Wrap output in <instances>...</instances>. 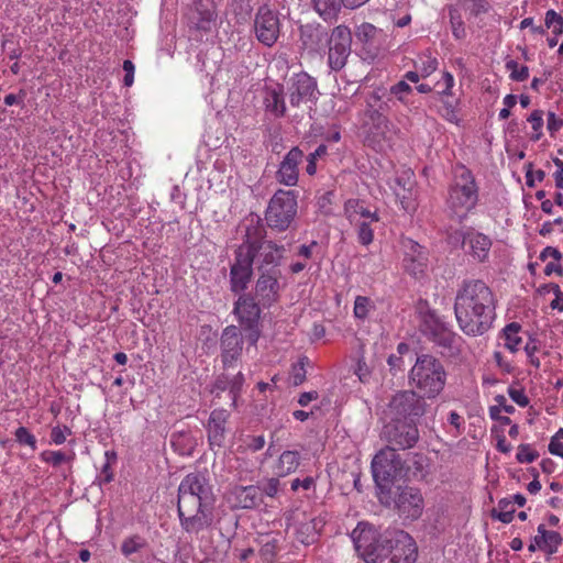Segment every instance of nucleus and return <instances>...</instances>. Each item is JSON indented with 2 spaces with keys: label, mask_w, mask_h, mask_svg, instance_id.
Masks as SVG:
<instances>
[{
  "label": "nucleus",
  "mask_w": 563,
  "mask_h": 563,
  "mask_svg": "<svg viewBox=\"0 0 563 563\" xmlns=\"http://www.w3.org/2000/svg\"><path fill=\"white\" fill-rule=\"evenodd\" d=\"M501 409L499 406H492L489 415L493 420H498L501 424H510L511 420L507 416H500Z\"/></svg>",
  "instance_id": "62"
},
{
  "label": "nucleus",
  "mask_w": 563,
  "mask_h": 563,
  "mask_svg": "<svg viewBox=\"0 0 563 563\" xmlns=\"http://www.w3.org/2000/svg\"><path fill=\"white\" fill-rule=\"evenodd\" d=\"M234 313L238 316L240 324L244 330L249 331L247 340L255 344L260 338L257 323L260 319L261 309L253 298L242 296L238 299L234 306Z\"/></svg>",
  "instance_id": "13"
},
{
  "label": "nucleus",
  "mask_w": 563,
  "mask_h": 563,
  "mask_svg": "<svg viewBox=\"0 0 563 563\" xmlns=\"http://www.w3.org/2000/svg\"><path fill=\"white\" fill-rule=\"evenodd\" d=\"M449 242L452 244L467 245V253L477 262L487 261L492 247V240L472 228L466 231L455 230L448 235Z\"/></svg>",
  "instance_id": "9"
},
{
  "label": "nucleus",
  "mask_w": 563,
  "mask_h": 563,
  "mask_svg": "<svg viewBox=\"0 0 563 563\" xmlns=\"http://www.w3.org/2000/svg\"><path fill=\"white\" fill-rule=\"evenodd\" d=\"M380 34L382 30H378L371 23H362L355 31L356 40L368 47H374L376 45Z\"/></svg>",
  "instance_id": "34"
},
{
  "label": "nucleus",
  "mask_w": 563,
  "mask_h": 563,
  "mask_svg": "<svg viewBox=\"0 0 563 563\" xmlns=\"http://www.w3.org/2000/svg\"><path fill=\"white\" fill-rule=\"evenodd\" d=\"M563 126V120L558 118L554 112L548 113V124L547 128L549 132L553 135Z\"/></svg>",
  "instance_id": "57"
},
{
  "label": "nucleus",
  "mask_w": 563,
  "mask_h": 563,
  "mask_svg": "<svg viewBox=\"0 0 563 563\" xmlns=\"http://www.w3.org/2000/svg\"><path fill=\"white\" fill-rule=\"evenodd\" d=\"M317 91L316 80L307 73H299L291 77L288 86V98L291 107L298 108L311 101Z\"/></svg>",
  "instance_id": "19"
},
{
  "label": "nucleus",
  "mask_w": 563,
  "mask_h": 563,
  "mask_svg": "<svg viewBox=\"0 0 563 563\" xmlns=\"http://www.w3.org/2000/svg\"><path fill=\"white\" fill-rule=\"evenodd\" d=\"M362 203L358 200L350 199L344 205V212L351 223L357 222V216Z\"/></svg>",
  "instance_id": "49"
},
{
  "label": "nucleus",
  "mask_w": 563,
  "mask_h": 563,
  "mask_svg": "<svg viewBox=\"0 0 563 563\" xmlns=\"http://www.w3.org/2000/svg\"><path fill=\"white\" fill-rule=\"evenodd\" d=\"M147 547V541L137 534L125 538L121 544V552L125 558L142 552Z\"/></svg>",
  "instance_id": "35"
},
{
  "label": "nucleus",
  "mask_w": 563,
  "mask_h": 563,
  "mask_svg": "<svg viewBox=\"0 0 563 563\" xmlns=\"http://www.w3.org/2000/svg\"><path fill=\"white\" fill-rule=\"evenodd\" d=\"M495 309V296L483 280H464L456 291L454 313L459 328L466 335L486 333L493 325Z\"/></svg>",
  "instance_id": "1"
},
{
  "label": "nucleus",
  "mask_w": 563,
  "mask_h": 563,
  "mask_svg": "<svg viewBox=\"0 0 563 563\" xmlns=\"http://www.w3.org/2000/svg\"><path fill=\"white\" fill-rule=\"evenodd\" d=\"M449 15H450V23H451V27H452L454 37L459 38V40L465 37L464 23L461 19V15H460L457 9L450 7Z\"/></svg>",
  "instance_id": "40"
},
{
  "label": "nucleus",
  "mask_w": 563,
  "mask_h": 563,
  "mask_svg": "<svg viewBox=\"0 0 563 563\" xmlns=\"http://www.w3.org/2000/svg\"><path fill=\"white\" fill-rule=\"evenodd\" d=\"M506 68L511 71L510 78L516 81H525L529 77V68L527 66H518L516 60H508Z\"/></svg>",
  "instance_id": "44"
},
{
  "label": "nucleus",
  "mask_w": 563,
  "mask_h": 563,
  "mask_svg": "<svg viewBox=\"0 0 563 563\" xmlns=\"http://www.w3.org/2000/svg\"><path fill=\"white\" fill-rule=\"evenodd\" d=\"M446 371L443 363L431 354H418L409 371L408 383L427 399H435L446 384Z\"/></svg>",
  "instance_id": "3"
},
{
  "label": "nucleus",
  "mask_w": 563,
  "mask_h": 563,
  "mask_svg": "<svg viewBox=\"0 0 563 563\" xmlns=\"http://www.w3.org/2000/svg\"><path fill=\"white\" fill-rule=\"evenodd\" d=\"M394 505L399 516L405 519H418L423 511V498L421 493L419 489L409 486L397 488Z\"/></svg>",
  "instance_id": "14"
},
{
  "label": "nucleus",
  "mask_w": 563,
  "mask_h": 563,
  "mask_svg": "<svg viewBox=\"0 0 563 563\" xmlns=\"http://www.w3.org/2000/svg\"><path fill=\"white\" fill-rule=\"evenodd\" d=\"M551 288L555 294V298L551 301L550 307L554 310L563 311V292L558 284H551Z\"/></svg>",
  "instance_id": "54"
},
{
  "label": "nucleus",
  "mask_w": 563,
  "mask_h": 563,
  "mask_svg": "<svg viewBox=\"0 0 563 563\" xmlns=\"http://www.w3.org/2000/svg\"><path fill=\"white\" fill-rule=\"evenodd\" d=\"M222 362L231 365L239 358L243 350V339L235 325L227 327L221 336Z\"/></svg>",
  "instance_id": "23"
},
{
  "label": "nucleus",
  "mask_w": 563,
  "mask_h": 563,
  "mask_svg": "<svg viewBox=\"0 0 563 563\" xmlns=\"http://www.w3.org/2000/svg\"><path fill=\"white\" fill-rule=\"evenodd\" d=\"M254 31L262 44L272 46L279 36V19L277 14L267 7L260 8L254 21Z\"/></svg>",
  "instance_id": "15"
},
{
  "label": "nucleus",
  "mask_w": 563,
  "mask_h": 563,
  "mask_svg": "<svg viewBox=\"0 0 563 563\" xmlns=\"http://www.w3.org/2000/svg\"><path fill=\"white\" fill-rule=\"evenodd\" d=\"M548 257L554 258L556 262H559L562 257L561 252L553 247V246H547L540 254V260L545 261Z\"/></svg>",
  "instance_id": "63"
},
{
  "label": "nucleus",
  "mask_w": 563,
  "mask_h": 563,
  "mask_svg": "<svg viewBox=\"0 0 563 563\" xmlns=\"http://www.w3.org/2000/svg\"><path fill=\"white\" fill-rule=\"evenodd\" d=\"M547 537L548 538L543 540V550L548 554H554L558 551L560 544L562 543V537L556 531L548 534Z\"/></svg>",
  "instance_id": "47"
},
{
  "label": "nucleus",
  "mask_w": 563,
  "mask_h": 563,
  "mask_svg": "<svg viewBox=\"0 0 563 563\" xmlns=\"http://www.w3.org/2000/svg\"><path fill=\"white\" fill-rule=\"evenodd\" d=\"M295 519L297 540L303 544L313 543L324 521L321 518L307 517L305 512L297 514Z\"/></svg>",
  "instance_id": "25"
},
{
  "label": "nucleus",
  "mask_w": 563,
  "mask_h": 563,
  "mask_svg": "<svg viewBox=\"0 0 563 563\" xmlns=\"http://www.w3.org/2000/svg\"><path fill=\"white\" fill-rule=\"evenodd\" d=\"M252 247L236 250L235 263L231 267V287L234 292L244 290L252 277Z\"/></svg>",
  "instance_id": "16"
},
{
  "label": "nucleus",
  "mask_w": 563,
  "mask_h": 563,
  "mask_svg": "<svg viewBox=\"0 0 563 563\" xmlns=\"http://www.w3.org/2000/svg\"><path fill=\"white\" fill-rule=\"evenodd\" d=\"M300 465V454L298 451L287 450L284 451L276 464L275 473L278 477H285L297 471Z\"/></svg>",
  "instance_id": "30"
},
{
  "label": "nucleus",
  "mask_w": 563,
  "mask_h": 563,
  "mask_svg": "<svg viewBox=\"0 0 563 563\" xmlns=\"http://www.w3.org/2000/svg\"><path fill=\"white\" fill-rule=\"evenodd\" d=\"M545 25L547 27H553V34L559 36L563 33V16L556 13L554 10H549L545 13Z\"/></svg>",
  "instance_id": "42"
},
{
  "label": "nucleus",
  "mask_w": 563,
  "mask_h": 563,
  "mask_svg": "<svg viewBox=\"0 0 563 563\" xmlns=\"http://www.w3.org/2000/svg\"><path fill=\"white\" fill-rule=\"evenodd\" d=\"M413 388L397 391L388 404L389 415L394 419L415 421L427 411V402Z\"/></svg>",
  "instance_id": "8"
},
{
  "label": "nucleus",
  "mask_w": 563,
  "mask_h": 563,
  "mask_svg": "<svg viewBox=\"0 0 563 563\" xmlns=\"http://www.w3.org/2000/svg\"><path fill=\"white\" fill-rule=\"evenodd\" d=\"M241 247H252V262L256 261L257 269L266 272L269 267L278 268L283 254L284 246H278L272 241L249 239L240 245Z\"/></svg>",
  "instance_id": "12"
},
{
  "label": "nucleus",
  "mask_w": 563,
  "mask_h": 563,
  "mask_svg": "<svg viewBox=\"0 0 563 563\" xmlns=\"http://www.w3.org/2000/svg\"><path fill=\"white\" fill-rule=\"evenodd\" d=\"M411 250L416 255L407 254L404 262L407 272L413 276H418L423 273L426 267L427 258L423 256L421 252V246L412 241H410Z\"/></svg>",
  "instance_id": "32"
},
{
  "label": "nucleus",
  "mask_w": 563,
  "mask_h": 563,
  "mask_svg": "<svg viewBox=\"0 0 563 563\" xmlns=\"http://www.w3.org/2000/svg\"><path fill=\"white\" fill-rule=\"evenodd\" d=\"M528 122L531 123L533 134L531 135L532 141H539L542 136V126H543V111L542 110H534L531 112V114L528 118Z\"/></svg>",
  "instance_id": "41"
},
{
  "label": "nucleus",
  "mask_w": 563,
  "mask_h": 563,
  "mask_svg": "<svg viewBox=\"0 0 563 563\" xmlns=\"http://www.w3.org/2000/svg\"><path fill=\"white\" fill-rule=\"evenodd\" d=\"M385 437L391 448L397 450L411 449L419 440V431L415 421L394 419L385 426Z\"/></svg>",
  "instance_id": "10"
},
{
  "label": "nucleus",
  "mask_w": 563,
  "mask_h": 563,
  "mask_svg": "<svg viewBox=\"0 0 563 563\" xmlns=\"http://www.w3.org/2000/svg\"><path fill=\"white\" fill-rule=\"evenodd\" d=\"M404 470V461L395 448L387 445L376 453L372 461V473L379 490V500L385 503V498L390 495V486L399 477ZM386 504L389 505L388 501Z\"/></svg>",
  "instance_id": "6"
},
{
  "label": "nucleus",
  "mask_w": 563,
  "mask_h": 563,
  "mask_svg": "<svg viewBox=\"0 0 563 563\" xmlns=\"http://www.w3.org/2000/svg\"><path fill=\"white\" fill-rule=\"evenodd\" d=\"M396 186L393 187L396 197L399 199L405 211H413L416 209L413 185L415 181L409 172H405L401 176L395 178Z\"/></svg>",
  "instance_id": "28"
},
{
  "label": "nucleus",
  "mask_w": 563,
  "mask_h": 563,
  "mask_svg": "<svg viewBox=\"0 0 563 563\" xmlns=\"http://www.w3.org/2000/svg\"><path fill=\"white\" fill-rule=\"evenodd\" d=\"M549 452L553 455L563 457V442L558 439H551L549 443Z\"/></svg>",
  "instance_id": "64"
},
{
  "label": "nucleus",
  "mask_w": 563,
  "mask_h": 563,
  "mask_svg": "<svg viewBox=\"0 0 563 563\" xmlns=\"http://www.w3.org/2000/svg\"><path fill=\"white\" fill-rule=\"evenodd\" d=\"M515 508L512 501L504 498L498 501L496 508L490 511L493 519H497L504 523H509L514 519Z\"/></svg>",
  "instance_id": "36"
},
{
  "label": "nucleus",
  "mask_w": 563,
  "mask_h": 563,
  "mask_svg": "<svg viewBox=\"0 0 563 563\" xmlns=\"http://www.w3.org/2000/svg\"><path fill=\"white\" fill-rule=\"evenodd\" d=\"M374 303L368 297L357 296L354 301V316L358 319H366Z\"/></svg>",
  "instance_id": "39"
},
{
  "label": "nucleus",
  "mask_w": 563,
  "mask_h": 563,
  "mask_svg": "<svg viewBox=\"0 0 563 563\" xmlns=\"http://www.w3.org/2000/svg\"><path fill=\"white\" fill-rule=\"evenodd\" d=\"M316 484V481L313 477L311 476H307L306 478L303 479H299V478H295L292 482H291V489L294 492L298 490L300 487L306 489V490H309L311 487H313Z\"/></svg>",
  "instance_id": "55"
},
{
  "label": "nucleus",
  "mask_w": 563,
  "mask_h": 563,
  "mask_svg": "<svg viewBox=\"0 0 563 563\" xmlns=\"http://www.w3.org/2000/svg\"><path fill=\"white\" fill-rule=\"evenodd\" d=\"M328 43L330 45L329 66L332 70H341L351 54L352 34L350 29L345 25L334 27Z\"/></svg>",
  "instance_id": "11"
},
{
  "label": "nucleus",
  "mask_w": 563,
  "mask_h": 563,
  "mask_svg": "<svg viewBox=\"0 0 563 563\" xmlns=\"http://www.w3.org/2000/svg\"><path fill=\"white\" fill-rule=\"evenodd\" d=\"M303 157L302 151L295 146L292 147L282 161L279 168L276 173L278 183L285 186H295L298 181V165Z\"/></svg>",
  "instance_id": "22"
},
{
  "label": "nucleus",
  "mask_w": 563,
  "mask_h": 563,
  "mask_svg": "<svg viewBox=\"0 0 563 563\" xmlns=\"http://www.w3.org/2000/svg\"><path fill=\"white\" fill-rule=\"evenodd\" d=\"M216 5L211 0H197L188 12V25L200 32H210L216 25Z\"/></svg>",
  "instance_id": "17"
},
{
  "label": "nucleus",
  "mask_w": 563,
  "mask_h": 563,
  "mask_svg": "<svg viewBox=\"0 0 563 563\" xmlns=\"http://www.w3.org/2000/svg\"><path fill=\"white\" fill-rule=\"evenodd\" d=\"M395 530L380 532L373 525L360 522L352 532L355 550L366 563H383L388 558V549Z\"/></svg>",
  "instance_id": "5"
},
{
  "label": "nucleus",
  "mask_w": 563,
  "mask_h": 563,
  "mask_svg": "<svg viewBox=\"0 0 563 563\" xmlns=\"http://www.w3.org/2000/svg\"><path fill=\"white\" fill-rule=\"evenodd\" d=\"M355 374L362 383H366L369 378L371 372L368 366L363 360H358Z\"/></svg>",
  "instance_id": "61"
},
{
  "label": "nucleus",
  "mask_w": 563,
  "mask_h": 563,
  "mask_svg": "<svg viewBox=\"0 0 563 563\" xmlns=\"http://www.w3.org/2000/svg\"><path fill=\"white\" fill-rule=\"evenodd\" d=\"M260 488V497L266 495L267 497L274 498L278 495L282 488V484L278 477H271L264 479L256 485Z\"/></svg>",
  "instance_id": "38"
},
{
  "label": "nucleus",
  "mask_w": 563,
  "mask_h": 563,
  "mask_svg": "<svg viewBox=\"0 0 563 563\" xmlns=\"http://www.w3.org/2000/svg\"><path fill=\"white\" fill-rule=\"evenodd\" d=\"M412 91V88L405 80L398 81L396 85L391 86L388 90V95L391 97L395 96L399 101H404L405 97Z\"/></svg>",
  "instance_id": "48"
},
{
  "label": "nucleus",
  "mask_w": 563,
  "mask_h": 563,
  "mask_svg": "<svg viewBox=\"0 0 563 563\" xmlns=\"http://www.w3.org/2000/svg\"><path fill=\"white\" fill-rule=\"evenodd\" d=\"M214 496L208 479L200 473H190L178 487L177 510L181 528L198 534L213 521Z\"/></svg>",
  "instance_id": "2"
},
{
  "label": "nucleus",
  "mask_w": 563,
  "mask_h": 563,
  "mask_svg": "<svg viewBox=\"0 0 563 563\" xmlns=\"http://www.w3.org/2000/svg\"><path fill=\"white\" fill-rule=\"evenodd\" d=\"M355 223L358 227L357 235H358L360 242L363 245L371 244L373 242V239H374V233H373V230L371 228V223L372 222L363 220V221H357Z\"/></svg>",
  "instance_id": "45"
},
{
  "label": "nucleus",
  "mask_w": 563,
  "mask_h": 563,
  "mask_svg": "<svg viewBox=\"0 0 563 563\" xmlns=\"http://www.w3.org/2000/svg\"><path fill=\"white\" fill-rule=\"evenodd\" d=\"M520 324L516 322H511L506 325L504 329L505 334V346L510 350L511 352H516L519 349V345L521 344V338L518 335V332L520 330Z\"/></svg>",
  "instance_id": "37"
},
{
  "label": "nucleus",
  "mask_w": 563,
  "mask_h": 563,
  "mask_svg": "<svg viewBox=\"0 0 563 563\" xmlns=\"http://www.w3.org/2000/svg\"><path fill=\"white\" fill-rule=\"evenodd\" d=\"M229 416L225 409H214L211 411L206 428L208 441L212 449L223 446L227 434L225 424Z\"/></svg>",
  "instance_id": "24"
},
{
  "label": "nucleus",
  "mask_w": 563,
  "mask_h": 563,
  "mask_svg": "<svg viewBox=\"0 0 563 563\" xmlns=\"http://www.w3.org/2000/svg\"><path fill=\"white\" fill-rule=\"evenodd\" d=\"M264 104L268 112L275 117H284L286 113V104L282 91L271 89L266 91Z\"/></svg>",
  "instance_id": "33"
},
{
  "label": "nucleus",
  "mask_w": 563,
  "mask_h": 563,
  "mask_svg": "<svg viewBox=\"0 0 563 563\" xmlns=\"http://www.w3.org/2000/svg\"><path fill=\"white\" fill-rule=\"evenodd\" d=\"M426 331L439 346L450 349L455 341V334L438 317L430 314L424 321Z\"/></svg>",
  "instance_id": "27"
},
{
  "label": "nucleus",
  "mask_w": 563,
  "mask_h": 563,
  "mask_svg": "<svg viewBox=\"0 0 563 563\" xmlns=\"http://www.w3.org/2000/svg\"><path fill=\"white\" fill-rule=\"evenodd\" d=\"M123 70L125 71L123 82L126 87H130L134 81V64L129 59L124 60Z\"/></svg>",
  "instance_id": "59"
},
{
  "label": "nucleus",
  "mask_w": 563,
  "mask_h": 563,
  "mask_svg": "<svg viewBox=\"0 0 563 563\" xmlns=\"http://www.w3.org/2000/svg\"><path fill=\"white\" fill-rule=\"evenodd\" d=\"M314 11L324 20H335L344 0H311Z\"/></svg>",
  "instance_id": "31"
},
{
  "label": "nucleus",
  "mask_w": 563,
  "mask_h": 563,
  "mask_svg": "<svg viewBox=\"0 0 563 563\" xmlns=\"http://www.w3.org/2000/svg\"><path fill=\"white\" fill-rule=\"evenodd\" d=\"M244 380V375L241 372L232 377L223 374L216 379L214 389L220 391L229 390L232 399V406H236V400L242 390Z\"/></svg>",
  "instance_id": "29"
},
{
  "label": "nucleus",
  "mask_w": 563,
  "mask_h": 563,
  "mask_svg": "<svg viewBox=\"0 0 563 563\" xmlns=\"http://www.w3.org/2000/svg\"><path fill=\"white\" fill-rule=\"evenodd\" d=\"M389 371L395 375L397 372L404 369V360L401 356L390 354L387 358Z\"/></svg>",
  "instance_id": "58"
},
{
  "label": "nucleus",
  "mask_w": 563,
  "mask_h": 563,
  "mask_svg": "<svg viewBox=\"0 0 563 563\" xmlns=\"http://www.w3.org/2000/svg\"><path fill=\"white\" fill-rule=\"evenodd\" d=\"M229 501L232 507L240 509H253L262 503L260 488L254 485L235 486L229 493Z\"/></svg>",
  "instance_id": "26"
},
{
  "label": "nucleus",
  "mask_w": 563,
  "mask_h": 563,
  "mask_svg": "<svg viewBox=\"0 0 563 563\" xmlns=\"http://www.w3.org/2000/svg\"><path fill=\"white\" fill-rule=\"evenodd\" d=\"M388 97V90L386 88H376L367 99V107L375 108L379 104V102Z\"/></svg>",
  "instance_id": "52"
},
{
  "label": "nucleus",
  "mask_w": 563,
  "mask_h": 563,
  "mask_svg": "<svg viewBox=\"0 0 563 563\" xmlns=\"http://www.w3.org/2000/svg\"><path fill=\"white\" fill-rule=\"evenodd\" d=\"M297 195L294 190H277L265 212L267 225L276 231H286L297 214Z\"/></svg>",
  "instance_id": "7"
},
{
  "label": "nucleus",
  "mask_w": 563,
  "mask_h": 563,
  "mask_svg": "<svg viewBox=\"0 0 563 563\" xmlns=\"http://www.w3.org/2000/svg\"><path fill=\"white\" fill-rule=\"evenodd\" d=\"M41 457L44 462L52 464L57 467L64 462H69L73 456L66 455L60 451H44L41 454Z\"/></svg>",
  "instance_id": "43"
},
{
  "label": "nucleus",
  "mask_w": 563,
  "mask_h": 563,
  "mask_svg": "<svg viewBox=\"0 0 563 563\" xmlns=\"http://www.w3.org/2000/svg\"><path fill=\"white\" fill-rule=\"evenodd\" d=\"M16 441L21 444H26L31 446L33 450L36 446V440L33 434L29 432V430L24 427H20L15 431Z\"/></svg>",
  "instance_id": "50"
},
{
  "label": "nucleus",
  "mask_w": 563,
  "mask_h": 563,
  "mask_svg": "<svg viewBox=\"0 0 563 563\" xmlns=\"http://www.w3.org/2000/svg\"><path fill=\"white\" fill-rule=\"evenodd\" d=\"M508 395L520 407H526L529 405V398L525 395L522 389L509 388Z\"/></svg>",
  "instance_id": "53"
},
{
  "label": "nucleus",
  "mask_w": 563,
  "mask_h": 563,
  "mask_svg": "<svg viewBox=\"0 0 563 563\" xmlns=\"http://www.w3.org/2000/svg\"><path fill=\"white\" fill-rule=\"evenodd\" d=\"M437 67H438L437 58L427 57L424 60H422L421 76L428 77L437 69Z\"/></svg>",
  "instance_id": "60"
},
{
  "label": "nucleus",
  "mask_w": 563,
  "mask_h": 563,
  "mask_svg": "<svg viewBox=\"0 0 563 563\" xmlns=\"http://www.w3.org/2000/svg\"><path fill=\"white\" fill-rule=\"evenodd\" d=\"M65 432L70 433L69 428L54 427L51 432V439L55 444H63L66 441Z\"/></svg>",
  "instance_id": "56"
},
{
  "label": "nucleus",
  "mask_w": 563,
  "mask_h": 563,
  "mask_svg": "<svg viewBox=\"0 0 563 563\" xmlns=\"http://www.w3.org/2000/svg\"><path fill=\"white\" fill-rule=\"evenodd\" d=\"M453 173L454 179L449 190L446 205L450 217L462 221L476 206L478 188L472 172L464 165L457 164Z\"/></svg>",
  "instance_id": "4"
},
{
  "label": "nucleus",
  "mask_w": 563,
  "mask_h": 563,
  "mask_svg": "<svg viewBox=\"0 0 563 563\" xmlns=\"http://www.w3.org/2000/svg\"><path fill=\"white\" fill-rule=\"evenodd\" d=\"M307 357L300 358L298 363L292 366L291 380L295 386L301 385L306 379V365Z\"/></svg>",
  "instance_id": "46"
},
{
  "label": "nucleus",
  "mask_w": 563,
  "mask_h": 563,
  "mask_svg": "<svg viewBox=\"0 0 563 563\" xmlns=\"http://www.w3.org/2000/svg\"><path fill=\"white\" fill-rule=\"evenodd\" d=\"M391 548L388 549L389 563H415L418 548L415 540L402 530H395Z\"/></svg>",
  "instance_id": "18"
},
{
  "label": "nucleus",
  "mask_w": 563,
  "mask_h": 563,
  "mask_svg": "<svg viewBox=\"0 0 563 563\" xmlns=\"http://www.w3.org/2000/svg\"><path fill=\"white\" fill-rule=\"evenodd\" d=\"M328 32L319 23H307L299 27V41L302 49L308 53H318L328 43Z\"/></svg>",
  "instance_id": "20"
},
{
  "label": "nucleus",
  "mask_w": 563,
  "mask_h": 563,
  "mask_svg": "<svg viewBox=\"0 0 563 563\" xmlns=\"http://www.w3.org/2000/svg\"><path fill=\"white\" fill-rule=\"evenodd\" d=\"M538 457L536 451L530 450L529 445L521 444L518 448L517 460L520 463H531Z\"/></svg>",
  "instance_id": "51"
},
{
  "label": "nucleus",
  "mask_w": 563,
  "mask_h": 563,
  "mask_svg": "<svg viewBox=\"0 0 563 563\" xmlns=\"http://www.w3.org/2000/svg\"><path fill=\"white\" fill-rule=\"evenodd\" d=\"M280 277V271L275 267L267 268L266 272H261V276L257 279L255 292L260 298V301L264 306H269L276 300L278 291V278Z\"/></svg>",
  "instance_id": "21"
}]
</instances>
